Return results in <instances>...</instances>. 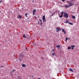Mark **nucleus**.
Segmentation results:
<instances>
[{
    "label": "nucleus",
    "instance_id": "1",
    "mask_svg": "<svg viewBox=\"0 0 79 79\" xmlns=\"http://www.w3.org/2000/svg\"><path fill=\"white\" fill-rule=\"evenodd\" d=\"M22 58H23V54H21L19 57V59L20 60H21Z\"/></svg>",
    "mask_w": 79,
    "mask_h": 79
},
{
    "label": "nucleus",
    "instance_id": "2",
    "mask_svg": "<svg viewBox=\"0 0 79 79\" xmlns=\"http://www.w3.org/2000/svg\"><path fill=\"white\" fill-rule=\"evenodd\" d=\"M56 31L57 32H58L59 31H61V29H60V27H56Z\"/></svg>",
    "mask_w": 79,
    "mask_h": 79
},
{
    "label": "nucleus",
    "instance_id": "3",
    "mask_svg": "<svg viewBox=\"0 0 79 79\" xmlns=\"http://www.w3.org/2000/svg\"><path fill=\"white\" fill-rule=\"evenodd\" d=\"M42 19L43 20V23L44 22H46V19H45V15H44Z\"/></svg>",
    "mask_w": 79,
    "mask_h": 79
},
{
    "label": "nucleus",
    "instance_id": "4",
    "mask_svg": "<svg viewBox=\"0 0 79 79\" xmlns=\"http://www.w3.org/2000/svg\"><path fill=\"white\" fill-rule=\"evenodd\" d=\"M64 16L65 18H68V14L67 13H65V12L64 13Z\"/></svg>",
    "mask_w": 79,
    "mask_h": 79
},
{
    "label": "nucleus",
    "instance_id": "5",
    "mask_svg": "<svg viewBox=\"0 0 79 79\" xmlns=\"http://www.w3.org/2000/svg\"><path fill=\"white\" fill-rule=\"evenodd\" d=\"M69 6H71L72 5H74V4L73 3H71V2H69Z\"/></svg>",
    "mask_w": 79,
    "mask_h": 79
},
{
    "label": "nucleus",
    "instance_id": "6",
    "mask_svg": "<svg viewBox=\"0 0 79 79\" xmlns=\"http://www.w3.org/2000/svg\"><path fill=\"white\" fill-rule=\"evenodd\" d=\"M36 11V10L35 9L33 10V15H35V13Z\"/></svg>",
    "mask_w": 79,
    "mask_h": 79
},
{
    "label": "nucleus",
    "instance_id": "7",
    "mask_svg": "<svg viewBox=\"0 0 79 79\" xmlns=\"http://www.w3.org/2000/svg\"><path fill=\"white\" fill-rule=\"evenodd\" d=\"M68 39H69V40H70V38H68V37H66V39H65V41L66 42Z\"/></svg>",
    "mask_w": 79,
    "mask_h": 79
},
{
    "label": "nucleus",
    "instance_id": "8",
    "mask_svg": "<svg viewBox=\"0 0 79 79\" xmlns=\"http://www.w3.org/2000/svg\"><path fill=\"white\" fill-rule=\"evenodd\" d=\"M22 17V16L21 15H19V16L18 17V18H20V19H21Z\"/></svg>",
    "mask_w": 79,
    "mask_h": 79
},
{
    "label": "nucleus",
    "instance_id": "9",
    "mask_svg": "<svg viewBox=\"0 0 79 79\" xmlns=\"http://www.w3.org/2000/svg\"><path fill=\"white\" fill-rule=\"evenodd\" d=\"M69 70L70 71H71V72H74V71H73V70L72 69H69Z\"/></svg>",
    "mask_w": 79,
    "mask_h": 79
},
{
    "label": "nucleus",
    "instance_id": "10",
    "mask_svg": "<svg viewBox=\"0 0 79 79\" xmlns=\"http://www.w3.org/2000/svg\"><path fill=\"white\" fill-rule=\"evenodd\" d=\"M18 79H22V78H21V77L20 76H19L18 77Z\"/></svg>",
    "mask_w": 79,
    "mask_h": 79
},
{
    "label": "nucleus",
    "instance_id": "11",
    "mask_svg": "<svg viewBox=\"0 0 79 79\" xmlns=\"http://www.w3.org/2000/svg\"><path fill=\"white\" fill-rule=\"evenodd\" d=\"M69 20H67L64 23H69Z\"/></svg>",
    "mask_w": 79,
    "mask_h": 79
},
{
    "label": "nucleus",
    "instance_id": "12",
    "mask_svg": "<svg viewBox=\"0 0 79 79\" xmlns=\"http://www.w3.org/2000/svg\"><path fill=\"white\" fill-rule=\"evenodd\" d=\"M72 18H73V19H76V17H75V16L73 15Z\"/></svg>",
    "mask_w": 79,
    "mask_h": 79
},
{
    "label": "nucleus",
    "instance_id": "13",
    "mask_svg": "<svg viewBox=\"0 0 79 79\" xmlns=\"http://www.w3.org/2000/svg\"><path fill=\"white\" fill-rule=\"evenodd\" d=\"M67 49H68V50H69L70 49H71V47H70V46H69V47H68Z\"/></svg>",
    "mask_w": 79,
    "mask_h": 79
},
{
    "label": "nucleus",
    "instance_id": "14",
    "mask_svg": "<svg viewBox=\"0 0 79 79\" xmlns=\"http://www.w3.org/2000/svg\"><path fill=\"white\" fill-rule=\"evenodd\" d=\"M23 38H26V35L25 34L23 35Z\"/></svg>",
    "mask_w": 79,
    "mask_h": 79
},
{
    "label": "nucleus",
    "instance_id": "15",
    "mask_svg": "<svg viewBox=\"0 0 79 79\" xmlns=\"http://www.w3.org/2000/svg\"><path fill=\"white\" fill-rule=\"evenodd\" d=\"M69 24H70V25H73V23H70V22H69Z\"/></svg>",
    "mask_w": 79,
    "mask_h": 79
},
{
    "label": "nucleus",
    "instance_id": "16",
    "mask_svg": "<svg viewBox=\"0 0 79 79\" xmlns=\"http://www.w3.org/2000/svg\"><path fill=\"white\" fill-rule=\"evenodd\" d=\"M52 55H53V56H54L55 55V53L54 52V53H52Z\"/></svg>",
    "mask_w": 79,
    "mask_h": 79
},
{
    "label": "nucleus",
    "instance_id": "17",
    "mask_svg": "<svg viewBox=\"0 0 79 79\" xmlns=\"http://www.w3.org/2000/svg\"><path fill=\"white\" fill-rule=\"evenodd\" d=\"M56 47H58V48H60V45H57V46H56Z\"/></svg>",
    "mask_w": 79,
    "mask_h": 79
},
{
    "label": "nucleus",
    "instance_id": "18",
    "mask_svg": "<svg viewBox=\"0 0 79 79\" xmlns=\"http://www.w3.org/2000/svg\"><path fill=\"white\" fill-rule=\"evenodd\" d=\"M65 6L66 8H68V7H69L68 6Z\"/></svg>",
    "mask_w": 79,
    "mask_h": 79
},
{
    "label": "nucleus",
    "instance_id": "19",
    "mask_svg": "<svg viewBox=\"0 0 79 79\" xmlns=\"http://www.w3.org/2000/svg\"><path fill=\"white\" fill-rule=\"evenodd\" d=\"M22 66H23V67H25V66H26V65L24 64H23Z\"/></svg>",
    "mask_w": 79,
    "mask_h": 79
},
{
    "label": "nucleus",
    "instance_id": "20",
    "mask_svg": "<svg viewBox=\"0 0 79 79\" xmlns=\"http://www.w3.org/2000/svg\"><path fill=\"white\" fill-rule=\"evenodd\" d=\"M62 31L63 32H64L65 31L64 29H62Z\"/></svg>",
    "mask_w": 79,
    "mask_h": 79
},
{
    "label": "nucleus",
    "instance_id": "21",
    "mask_svg": "<svg viewBox=\"0 0 79 79\" xmlns=\"http://www.w3.org/2000/svg\"><path fill=\"white\" fill-rule=\"evenodd\" d=\"M59 17L60 18H62V17H63V15H59Z\"/></svg>",
    "mask_w": 79,
    "mask_h": 79
},
{
    "label": "nucleus",
    "instance_id": "22",
    "mask_svg": "<svg viewBox=\"0 0 79 79\" xmlns=\"http://www.w3.org/2000/svg\"><path fill=\"white\" fill-rule=\"evenodd\" d=\"M63 12H62L61 13V15L63 16Z\"/></svg>",
    "mask_w": 79,
    "mask_h": 79
},
{
    "label": "nucleus",
    "instance_id": "23",
    "mask_svg": "<svg viewBox=\"0 0 79 79\" xmlns=\"http://www.w3.org/2000/svg\"><path fill=\"white\" fill-rule=\"evenodd\" d=\"M63 32H64V34H66V31H64Z\"/></svg>",
    "mask_w": 79,
    "mask_h": 79
},
{
    "label": "nucleus",
    "instance_id": "24",
    "mask_svg": "<svg viewBox=\"0 0 79 79\" xmlns=\"http://www.w3.org/2000/svg\"><path fill=\"white\" fill-rule=\"evenodd\" d=\"M39 21L40 22H41V23L42 22V20H41V19H39Z\"/></svg>",
    "mask_w": 79,
    "mask_h": 79
},
{
    "label": "nucleus",
    "instance_id": "25",
    "mask_svg": "<svg viewBox=\"0 0 79 79\" xmlns=\"http://www.w3.org/2000/svg\"><path fill=\"white\" fill-rule=\"evenodd\" d=\"M71 47H75V45L71 46Z\"/></svg>",
    "mask_w": 79,
    "mask_h": 79
},
{
    "label": "nucleus",
    "instance_id": "26",
    "mask_svg": "<svg viewBox=\"0 0 79 79\" xmlns=\"http://www.w3.org/2000/svg\"><path fill=\"white\" fill-rule=\"evenodd\" d=\"M27 14H25V16H26L27 17Z\"/></svg>",
    "mask_w": 79,
    "mask_h": 79
},
{
    "label": "nucleus",
    "instance_id": "27",
    "mask_svg": "<svg viewBox=\"0 0 79 79\" xmlns=\"http://www.w3.org/2000/svg\"><path fill=\"white\" fill-rule=\"evenodd\" d=\"M3 66L1 65V67H0V68H3Z\"/></svg>",
    "mask_w": 79,
    "mask_h": 79
},
{
    "label": "nucleus",
    "instance_id": "28",
    "mask_svg": "<svg viewBox=\"0 0 79 79\" xmlns=\"http://www.w3.org/2000/svg\"><path fill=\"white\" fill-rule=\"evenodd\" d=\"M12 71H13V72H15V70H12Z\"/></svg>",
    "mask_w": 79,
    "mask_h": 79
},
{
    "label": "nucleus",
    "instance_id": "29",
    "mask_svg": "<svg viewBox=\"0 0 79 79\" xmlns=\"http://www.w3.org/2000/svg\"><path fill=\"white\" fill-rule=\"evenodd\" d=\"M71 48H72V50H74V48H73V47H72Z\"/></svg>",
    "mask_w": 79,
    "mask_h": 79
},
{
    "label": "nucleus",
    "instance_id": "30",
    "mask_svg": "<svg viewBox=\"0 0 79 79\" xmlns=\"http://www.w3.org/2000/svg\"><path fill=\"white\" fill-rule=\"evenodd\" d=\"M62 2H64V1H65V0H61Z\"/></svg>",
    "mask_w": 79,
    "mask_h": 79
},
{
    "label": "nucleus",
    "instance_id": "31",
    "mask_svg": "<svg viewBox=\"0 0 79 79\" xmlns=\"http://www.w3.org/2000/svg\"><path fill=\"white\" fill-rule=\"evenodd\" d=\"M2 1L1 0V1H0V3H2Z\"/></svg>",
    "mask_w": 79,
    "mask_h": 79
},
{
    "label": "nucleus",
    "instance_id": "32",
    "mask_svg": "<svg viewBox=\"0 0 79 79\" xmlns=\"http://www.w3.org/2000/svg\"><path fill=\"white\" fill-rule=\"evenodd\" d=\"M54 15V14H52V15H51V16H53V15Z\"/></svg>",
    "mask_w": 79,
    "mask_h": 79
},
{
    "label": "nucleus",
    "instance_id": "33",
    "mask_svg": "<svg viewBox=\"0 0 79 79\" xmlns=\"http://www.w3.org/2000/svg\"><path fill=\"white\" fill-rule=\"evenodd\" d=\"M38 24H39V21H38Z\"/></svg>",
    "mask_w": 79,
    "mask_h": 79
},
{
    "label": "nucleus",
    "instance_id": "34",
    "mask_svg": "<svg viewBox=\"0 0 79 79\" xmlns=\"http://www.w3.org/2000/svg\"><path fill=\"white\" fill-rule=\"evenodd\" d=\"M52 52H54V49H52Z\"/></svg>",
    "mask_w": 79,
    "mask_h": 79
},
{
    "label": "nucleus",
    "instance_id": "35",
    "mask_svg": "<svg viewBox=\"0 0 79 79\" xmlns=\"http://www.w3.org/2000/svg\"><path fill=\"white\" fill-rule=\"evenodd\" d=\"M42 23H41L40 24V25H42Z\"/></svg>",
    "mask_w": 79,
    "mask_h": 79
},
{
    "label": "nucleus",
    "instance_id": "36",
    "mask_svg": "<svg viewBox=\"0 0 79 79\" xmlns=\"http://www.w3.org/2000/svg\"><path fill=\"white\" fill-rule=\"evenodd\" d=\"M37 79H41L40 78H37Z\"/></svg>",
    "mask_w": 79,
    "mask_h": 79
},
{
    "label": "nucleus",
    "instance_id": "37",
    "mask_svg": "<svg viewBox=\"0 0 79 79\" xmlns=\"http://www.w3.org/2000/svg\"><path fill=\"white\" fill-rule=\"evenodd\" d=\"M26 47V50H27V48H26V47Z\"/></svg>",
    "mask_w": 79,
    "mask_h": 79
},
{
    "label": "nucleus",
    "instance_id": "38",
    "mask_svg": "<svg viewBox=\"0 0 79 79\" xmlns=\"http://www.w3.org/2000/svg\"><path fill=\"white\" fill-rule=\"evenodd\" d=\"M32 79H33V76L32 75Z\"/></svg>",
    "mask_w": 79,
    "mask_h": 79
},
{
    "label": "nucleus",
    "instance_id": "39",
    "mask_svg": "<svg viewBox=\"0 0 79 79\" xmlns=\"http://www.w3.org/2000/svg\"><path fill=\"white\" fill-rule=\"evenodd\" d=\"M72 0V1H73L75 0Z\"/></svg>",
    "mask_w": 79,
    "mask_h": 79
},
{
    "label": "nucleus",
    "instance_id": "40",
    "mask_svg": "<svg viewBox=\"0 0 79 79\" xmlns=\"http://www.w3.org/2000/svg\"><path fill=\"white\" fill-rule=\"evenodd\" d=\"M32 2H34V1H32Z\"/></svg>",
    "mask_w": 79,
    "mask_h": 79
},
{
    "label": "nucleus",
    "instance_id": "41",
    "mask_svg": "<svg viewBox=\"0 0 79 79\" xmlns=\"http://www.w3.org/2000/svg\"><path fill=\"white\" fill-rule=\"evenodd\" d=\"M35 19H36V17H35Z\"/></svg>",
    "mask_w": 79,
    "mask_h": 79
},
{
    "label": "nucleus",
    "instance_id": "42",
    "mask_svg": "<svg viewBox=\"0 0 79 79\" xmlns=\"http://www.w3.org/2000/svg\"><path fill=\"white\" fill-rule=\"evenodd\" d=\"M73 13H74L73 12Z\"/></svg>",
    "mask_w": 79,
    "mask_h": 79
}]
</instances>
